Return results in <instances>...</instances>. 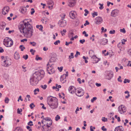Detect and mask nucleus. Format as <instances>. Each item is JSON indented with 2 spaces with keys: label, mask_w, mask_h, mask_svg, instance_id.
I'll return each mask as SVG.
<instances>
[{
  "label": "nucleus",
  "mask_w": 131,
  "mask_h": 131,
  "mask_svg": "<svg viewBox=\"0 0 131 131\" xmlns=\"http://www.w3.org/2000/svg\"><path fill=\"white\" fill-rule=\"evenodd\" d=\"M76 13L74 11H71L69 13V16L72 19H74L75 18Z\"/></svg>",
  "instance_id": "nucleus-19"
},
{
  "label": "nucleus",
  "mask_w": 131,
  "mask_h": 131,
  "mask_svg": "<svg viewBox=\"0 0 131 131\" xmlns=\"http://www.w3.org/2000/svg\"><path fill=\"white\" fill-rule=\"evenodd\" d=\"M19 48L21 49V51H23L25 49V47L23 46V45H21L19 46Z\"/></svg>",
  "instance_id": "nucleus-33"
},
{
  "label": "nucleus",
  "mask_w": 131,
  "mask_h": 131,
  "mask_svg": "<svg viewBox=\"0 0 131 131\" xmlns=\"http://www.w3.org/2000/svg\"><path fill=\"white\" fill-rule=\"evenodd\" d=\"M117 80L118 82H121L122 81L121 79V76H119L118 78L117 79Z\"/></svg>",
  "instance_id": "nucleus-55"
},
{
  "label": "nucleus",
  "mask_w": 131,
  "mask_h": 131,
  "mask_svg": "<svg viewBox=\"0 0 131 131\" xmlns=\"http://www.w3.org/2000/svg\"><path fill=\"white\" fill-rule=\"evenodd\" d=\"M128 52V54L131 57V49H129Z\"/></svg>",
  "instance_id": "nucleus-63"
},
{
  "label": "nucleus",
  "mask_w": 131,
  "mask_h": 131,
  "mask_svg": "<svg viewBox=\"0 0 131 131\" xmlns=\"http://www.w3.org/2000/svg\"><path fill=\"white\" fill-rule=\"evenodd\" d=\"M28 125H30V126H32L33 125V124H32V122L31 121H30L28 123Z\"/></svg>",
  "instance_id": "nucleus-49"
},
{
  "label": "nucleus",
  "mask_w": 131,
  "mask_h": 131,
  "mask_svg": "<svg viewBox=\"0 0 131 131\" xmlns=\"http://www.w3.org/2000/svg\"><path fill=\"white\" fill-rule=\"evenodd\" d=\"M72 41H70L69 42H67V41L66 42L65 45L67 46H68L69 45V44H72Z\"/></svg>",
  "instance_id": "nucleus-48"
},
{
  "label": "nucleus",
  "mask_w": 131,
  "mask_h": 131,
  "mask_svg": "<svg viewBox=\"0 0 131 131\" xmlns=\"http://www.w3.org/2000/svg\"><path fill=\"white\" fill-rule=\"evenodd\" d=\"M58 24L60 27H64L67 24V22L65 20H60L58 23Z\"/></svg>",
  "instance_id": "nucleus-11"
},
{
  "label": "nucleus",
  "mask_w": 131,
  "mask_h": 131,
  "mask_svg": "<svg viewBox=\"0 0 131 131\" xmlns=\"http://www.w3.org/2000/svg\"><path fill=\"white\" fill-rule=\"evenodd\" d=\"M39 89H36L34 91V94L35 95H36L37 94V93H36V91L39 92Z\"/></svg>",
  "instance_id": "nucleus-45"
},
{
  "label": "nucleus",
  "mask_w": 131,
  "mask_h": 131,
  "mask_svg": "<svg viewBox=\"0 0 131 131\" xmlns=\"http://www.w3.org/2000/svg\"><path fill=\"white\" fill-rule=\"evenodd\" d=\"M119 11L117 9H115L113 10L111 12V15L112 16L115 17L117 16L118 13Z\"/></svg>",
  "instance_id": "nucleus-12"
},
{
  "label": "nucleus",
  "mask_w": 131,
  "mask_h": 131,
  "mask_svg": "<svg viewBox=\"0 0 131 131\" xmlns=\"http://www.w3.org/2000/svg\"><path fill=\"white\" fill-rule=\"evenodd\" d=\"M80 53L78 51L76 52V54L75 55V57H77L78 55H80Z\"/></svg>",
  "instance_id": "nucleus-56"
},
{
  "label": "nucleus",
  "mask_w": 131,
  "mask_h": 131,
  "mask_svg": "<svg viewBox=\"0 0 131 131\" xmlns=\"http://www.w3.org/2000/svg\"><path fill=\"white\" fill-rule=\"evenodd\" d=\"M14 58L16 60H18L20 58V55L18 52L16 51L14 54Z\"/></svg>",
  "instance_id": "nucleus-21"
},
{
  "label": "nucleus",
  "mask_w": 131,
  "mask_h": 131,
  "mask_svg": "<svg viewBox=\"0 0 131 131\" xmlns=\"http://www.w3.org/2000/svg\"><path fill=\"white\" fill-rule=\"evenodd\" d=\"M49 67L48 66L47 68V71L48 73L51 74L54 73V71L53 68L51 67V65Z\"/></svg>",
  "instance_id": "nucleus-9"
},
{
  "label": "nucleus",
  "mask_w": 131,
  "mask_h": 131,
  "mask_svg": "<svg viewBox=\"0 0 131 131\" xmlns=\"http://www.w3.org/2000/svg\"><path fill=\"white\" fill-rule=\"evenodd\" d=\"M124 129L122 126H118L115 128L114 131H124Z\"/></svg>",
  "instance_id": "nucleus-23"
},
{
  "label": "nucleus",
  "mask_w": 131,
  "mask_h": 131,
  "mask_svg": "<svg viewBox=\"0 0 131 131\" xmlns=\"http://www.w3.org/2000/svg\"><path fill=\"white\" fill-rule=\"evenodd\" d=\"M35 12V10L33 8L31 9V15H32Z\"/></svg>",
  "instance_id": "nucleus-58"
},
{
  "label": "nucleus",
  "mask_w": 131,
  "mask_h": 131,
  "mask_svg": "<svg viewBox=\"0 0 131 131\" xmlns=\"http://www.w3.org/2000/svg\"><path fill=\"white\" fill-rule=\"evenodd\" d=\"M28 58V56L27 54L23 56V58L25 60H27Z\"/></svg>",
  "instance_id": "nucleus-52"
},
{
  "label": "nucleus",
  "mask_w": 131,
  "mask_h": 131,
  "mask_svg": "<svg viewBox=\"0 0 131 131\" xmlns=\"http://www.w3.org/2000/svg\"><path fill=\"white\" fill-rule=\"evenodd\" d=\"M98 15L97 12H94L93 13H92V17L94 18L95 17V16H97Z\"/></svg>",
  "instance_id": "nucleus-30"
},
{
  "label": "nucleus",
  "mask_w": 131,
  "mask_h": 131,
  "mask_svg": "<svg viewBox=\"0 0 131 131\" xmlns=\"http://www.w3.org/2000/svg\"><path fill=\"white\" fill-rule=\"evenodd\" d=\"M108 42L107 39L105 38H103L101 40V44L103 45H105Z\"/></svg>",
  "instance_id": "nucleus-20"
},
{
  "label": "nucleus",
  "mask_w": 131,
  "mask_h": 131,
  "mask_svg": "<svg viewBox=\"0 0 131 131\" xmlns=\"http://www.w3.org/2000/svg\"><path fill=\"white\" fill-rule=\"evenodd\" d=\"M120 31L124 33H125L126 32V31L125 29L123 28V29H121L120 30Z\"/></svg>",
  "instance_id": "nucleus-41"
},
{
  "label": "nucleus",
  "mask_w": 131,
  "mask_h": 131,
  "mask_svg": "<svg viewBox=\"0 0 131 131\" xmlns=\"http://www.w3.org/2000/svg\"><path fill=\"white\" fill-rule=\"evenodd\" d=\"M30 52H31V54L32 55L34 54V53L35 52V51L34 50L32 49H31L30 50Z\"/></svg>",
  "instance_id": "nucleus-59"
},
{
  "label": "nucleus",
  "mask_w": 131,
  "mask_h": 131,
  "mask_svg": "<svg viewBox=\"0 0 131 131\" xmlns=\"http://www.w3.org/2000/svg\"><path fill=\"white\" fill-rule=\"evenodd\" d=\"M74 34L73 33V32H70L69 33V37H73V35Z\"/></svg>",
  "instance_id": "nucleus-46"
},
{
  "label": "nucleus",
  "mask_w": 131,
  "mask_h": 131,
  "mask_svg": "<svg viewBox=\"0 0 131 131\" xmlns=\"http://www.w3.org/2000/svg\"><path fill=\"white\" fill-rule=\"evenodd\" d=\"M27 11V9L25 7H23L21 8V12L22 13H25Z\"/></svg>",
  "instance_id": "nucleus-27"
},
{
  "label": "nucleus",
  "mask_w": 131,
  "mask_h": 131,
  "mask_svg": "<svg viewBox=\"0 0 131 131\" xmlns=\"http://www.w3.org/2000/svg\"><path fill=\"white\" fill-rule=\"evenodd\" d=\"M68 72L67 71L66 72V74H64L61 76L60 78L61 81L63 83L65 82L66 81V78L68 76Z\"/></svg>",
  "instance_id": "nucleus-8"
},
{
  "label": "nucleus",
  "mask_w": 131,
  "mask_h": 131,
  "mask_svg": "<svg viewBox=\"0 0 131 131\" xmlns=\"http://www.w3.org/2000/svg\"><path fill=\"white\" fill-rule=\"evenodd\" d=\"M41 87L43 89H45L47 87V85H41Z\"/></svg>",
  "instance_id": "nucleus-43"
},
{
  "label": "nucleus",
  "mask_w": 131,
  "mask_h": 131,
  "mask_svg": "<svg viewBox=\"0 0 131 131\" xmlns=\"http://www.w3.org/2000/svg\"><path fill=\"white\" fill-rule=\"evenodd\" d=\"M46 123V126L47 127H50V126L51 125L52 123V121L51 119L49 121L45 122Z\"/></svg>",
  "instance_id": "nucleus-24"
},
{
  "label": "nucleus",
  "mask_w": 131,
  "mask_h": 131,
  "mask_svg": "<svg viewBox=\"0 0 131 131\" xmlns=\"http://www.w3.org/2000/svg\"><path fill=\"white\" fill-rule=\"evenodd\" d=\"M76 89L72 86H70L68 89L69 92L72 94H73L75 92V90Z\"/></svg>",
  "instance_id": "nucleus-16"
},
{
  "label": "nucleus",
  "mask_w": 131,
  "mask_h": 131,
  "mask_svg": "<svg viewBox=\"0 0 131 131\" xmlns=\"http://www.w3.org/2000/svg\"><path fill=\"white\" fill-rule=\"evenodd\" d=\"M44 72L43 70H40L36 72L30 78V84L32 85H36L38 83L39 80L43 77Z\"/></svg>",
  "instance_id": "nucleus-2"
},
{
  "label": "nucleus",
  "mask_w": 131,
  "mask_h": 131,
  "mask_svg": "<svg viewBox=\"0 0 131 131\" xmlns=\"http://www.w3.org/2000/svg\"><path fill=\"white\" fill-rule=\"evenodd\" d=\"M37 28H38L39 30H42L43 27L41 25H37L36 26Z\"/></svg>",
  "instance_id": "nucleus-28"
},
{
  "label": "nucleus",
  "mask_w": 131,
  "mask_h": 131,
  "mask_svg": "<svg viewBox=\"0 0 131 131\" xmlns=\"http://www.w3.org/2000/svg\"><path fill=\"white\" fill-rule=\"evenodd\" d=\"M29 106L31 109H32L35 106L34 105L33 103H32Z\"/></svg>",
  "instance_id": "nucleus-37"
},
{
  "label": "nucleus",
  "mask_w": 131,
  "mask_h": 131,
  "mask_svg": "<svg viewBox=\"0 0 131 131\" xmlns=\"http://www.w3.org/2000/svg\"><path fill=\"white\" fill-rule=\"evenodd\" d=\"M51 119L50 118H49L48 117H47L45 118H44V122L45 123L46 122L48 121H49V120H50Z\"/></svg>",
  "instance_id": "nucleus-31"
},
{
  "label": "nucleus",
  "mask_w": 131,
  "mask_h": 131,
  "mask_svg": "<svg viewBox=\"0 0 131 131\" xmlns=\"http://www.w3.org/2000/svg\"><path fill=\"white\" fill-rule=\"evenodd\" d=\"M103 20L102 18L100 17L99 16L95 18V22L96 24L99 25L102 23Z\"/></svg>",
  "instance_id": "nucleus-10"
},
{
  "label": "nucleus",
  "mask_w": 131,
  "mask_h": 131,
  "mask_svg": "<svg viewBox=\"0 0 131 131\" xmlns=\"http://www.w3.org/2000/svg\"><path fill=\"white\" fill-rule=\"evenodd\" d=\"M74 93L77 96L80 97L83 96L84 92L83 89L80 88H78L75 89Z\"/></svg>",
  "instance_id": "nucleus-5"
},
{
  "label": "nucleus",
  "mask_w": 131,
  "mask_h": 131,
  "mask_svg": "<svg viewBox=\"0 0 131 131\" xmlns=\"http://www.w3.org/2000/svg\"><path fill=\"white\" fill-rule=\"evenodd\" d=\"M9 10V8L8 7H4L3 9L2 13L4 15H6L7 14Z\"/></svg>",
  "instance_id": "nucleus-14"
},
{
  "label": "nucleus",
  "mask_w": 131,
  "mask_h": 131,
  "mask_svg": "<svg viewBox=\"0 0 131 131\" xmlns=\"http://www.w3.org/2000/svg\"><path fill=\"white\" fill-rule=\"evenodd\" d=\"M47 100L48 104L52 109H56L58 107V99L56 98L49 96L47 97Z\"/></svg>",
  "instance_id": "nucleus-3"
},
{
  "label": "nucleus",
  "mask_w": 131,
  "mask_h": 131,
  "mask_svg": "<svg viewBox=\"0 0 131 131\" xmlns=\"http://www.w3.org/2000/svg\"><path fill=\"white\" fill-rule=\"evenodd\" d=\"M47 3L48 5H50V6L48 7L50 9H52L54 4L53 1L52 0L49 1H47Z\"/></svg>",
  "instance_id": "nucleus-13"
},
{
  "label": "nucleus",
  "mask_w": 131,
  "mask_h": 131,
  "mask_svg": "<svg viewBox=\"0 0 131 131\" xmlns=\"http://www.w3.org/2000/svg\"><path fill=\"white\" fill-rule=\"evenodd\" d=\"M82 34L83 35H84V36L86 37H87L88 36V34H86V32L85 31H84L83 32Z\"/></svg>",
  "instance_id": "nucleus-54"
},
{
  "label": "nucleus",
  "mask_w": 131,
  "mask_h": 131,
  "mask_svg": "<svg viewBox=\"0 0 131 131\" xmlns=\"http://www.w3.org/2000/svg\"><path fill=\"white\" fill-rule=\"evenodd\" d=\"M14 131H21V130L19 128L17 127L15 128Z\"/></svg>",
  "instance_id": "nucleus-61"
},
{
  "label": "nucleus",
  "mask_w": 131,
  "mask_h": 131,
  "mask_svg": "<svg viewBox=\"0 0 131 131\" xmlns=\"http://www.w3.org/2000/svg\"><path fill=\"white\" fill-rule=\"evenodd\" d=\"M60 41L59 40H58L54 43V44L56 45H57L58 44V43H60Z\"/></svg>",
  "instance_id": "nucleus-53"
},
{
  "label": "nucleus",
  "mask_w": 131,
  "mask_h": 131,
  "mask_svg": "<svg viewBox=\"0 0 131 131\" xmlns=\"http://www.w3.org/2000/svg\"><path fill=\"white\" fill-rule=\"evenodd\" d=\"M89 54L90 57H93L94 56V53L93 50H90L89 51Z\"/></svg>",
  "instance_id": "nucleus-26"
},
{
  "label": "nucleus",
  "mask_w": 131,
  "mask_h": 131,
  "mask_svg": "<svg viewBox=\"0 0 131 131\" xmlns=\"http://www.w3.org/2000/svg\"><path fill=\"white\" fill-rule=\"evenodd\" d=\"M4 44L7 47H11L13 44V41L11 38H5L4 40Z\"/></svg>",
  "instance_id": "nucleus-4"
},
{
  "label": "nucleus",
  "mask_w": 131,
  "mask_h": 131,
  "mask_svg": "<svg viewBox=\"0 0 131 131\" xmlns=\"http://www.w3.org/2000/svg\"><path fill=\"white\" fill-rule=\"evenodd\" d=\"M10 61V59L5 58L3 61V63L2 64V66L5 67H8L11 64Z\"/></svg>",
  "instance_id": "nucleus-7"
},
{
  "label": "nucleus",
  "mask_w": 131,
  "mask_h": 131,
  "mask_svg": "<svg viewBox=\"0 0 131 131\" xmlns=\"http://www.w3.org/2000/svg\"><path fill=\"white\" fill-rule=\"evenodd\" d=\"M102 119V121L104 122H107V118H105V117H103Z\"/></svg>",
  "instance_id": "nucleus-39"
},
{
  "label": "nucleus",
  "mask_w": 131,
  "mask_h": 131,
  "mask_svg": "<svg viewBox=\"0 0 131 131\" xmlns=\"http://www.w3.org/2000/svg\"><path fill=\"white\" fill-rule=\"evenodd\" d=\"M122 45L121 42H119L117 45V47L118 48H119L120 50H121L122 49L121 46Z\"/></svg>",
  "instance_id": "nucleus-29"
},
{
  "label": "nucleus",
  "mask_w": 131,
  "mask_h": 131,
  "mask_svg": "<svg viewBox=\"0 0 131 131\" xmlns=\"http://www.w3.org/2000/svg\"><path fill=\"white\" fill-rule=\"evenodd\" d=\"M118 111L121 114H124L126 111V107L123 105H121L118 107Z\"/></svg>",
  "instance_id": "nucleus-6"
},
{
  "label": "nucleus",
  "mask_w": 131,
  "mask_h": 131,
  "mask_svg": "<svg viewBox=\"0 0 131 131\" xmlns=\"http://www.w3.org/2000/svg\"><path fill=\"white\" fill-rule=\"evenodd\" d=\"M56 58L55 57H51L49 60V62L47 64V66H48V65H50V64H49L50 62H56Z\"/></svg>",
  "instance_id": "nucleus-18"
},
{
  "label": "nucleus",
  "mask_w": 131,
  "mask_h": 131,
  "mask_svg": "<svg viewBox=\"0 0 131 131\" xmlns=\"http://www.w3.org/2000/svg\"><path fill=\"white\" fill-rule=\"evenodd\" d=\"M76 3V2L75 0H70L68 4V5L70 7H72L75 5Z\"/></svg>",
  "instance_id": "nucleus-17"
},
{
  "label": "nucleus",
  "mask_w": 131,
  "mask_h": 131,
  "mask_svg": "<svg viewBox=\"0 0 131 131\" xmlns=\"http://www.w3.org/2000/svg\"><path fill=\"white\" fill-rule=\"evenodd\" d=\"M130 80H128L126 79H124V83H126L127 82H128V83H129L130 82Z\"/></svg>",
  "instance_id": "nucleus-42"
},
{
  "label": "nucleus",
  "mask_w": 131,
  "mask_h": 131,
  "mask_svg": "<svg viewBox=\"0 0 131 131\" xmlns=\"http://www.w3.org/2000/svg\"><path fill=\"white\" fill-rule=\"evenodd\" d=\"M9 100L8 97H6L5 100V102L6 103H8L9 102Z\"/></svg>",
  "instance_id": "nucleus-38"
},
{
  "label": "nucleus",
  "mask_w": 131,
  "mask_h": 131,
  "mask_svg": "<svg viewBox=\"0 0 131 131\" xmlns=\"http://www.w3.org/2000/svg\"><path fill=\"white\" fill-rule=\"evenodd\" d=\"M89 24V22L88 20H86L85 21V23L84 24V25L85 26H86L87 25H88Z\"/></svg>",
  "instance_id": "nucleus-60"
},
{
  "label": "nucleus",
  "mask_w": 131,
  "mask_h": 131,
  "mask_svg": "<svg viewBox=\"0 0 131 131\" xmlns=\"http://www.w3.org/2000/svg\"><path fill=\"white\" fill-rule=\"evenodd\" d=\"M97 99L96 97H93L92 99L91 100V102L92 103L94 101L96 100Z\"/></svg>",
  "instance_id": "nucleus-44"
},
{
  "label": "nucleus",
  "mask_w": 131,
  "mask_h": 131,
  "mask_svg": "<svg viewBox=\"0 0 131 131\" xmlns=\"http://www.w3.org/2000/svg\"><path fill=\"white\" fill-rule=\"evenodd\" d=\"M30 44L32 45L33 46H36L37 44L34 41H33L32 42H30Z\"/></svg>",
  "instance_id": "nucleus-32"
},
{
  "label": "nucleus",
  "mask_w": 131,
  "mask_h": 131,
  "mask_svg": "<svg viewBox=\"0 0 131 131\" xmlns=\"http://www.w3.org/2000/svg\"><path fill=\"white\" fill-rule=\"evenodd\" d=\"M113 113H111L109 114H108V119H110V120L111 119V114H113Z\"/></svg>",
  "instance_id": "nucleus-40"
},
{
  "label": "nucleus",
  "mask_w": 131,
  "mask_h": 131,
  "mask_svg": "<svg viewBox=\"0 0 131 131\" xmlns=\"http://www.w3.org/2000/svg\"><path fill=\"white\" fill-rule=\"evenodd\" d=\"M101 129L103 131H106L107 130L105 128V127L104 126L102 127Z\"/></svg>",
  "instance_id": "nucleus-62"
},
{
  "label": "nucleus",
  "mask_w": 131,
  "mask_h": 131,
  "mask_svg": "<svg viewBox=\"0 0 131 131\" xmlns=\"http://www.w3.org/2000/svg\"><path fill=\"white\" fill-rule=\"evenodd\" d=\"M115 31L114 30H110V31L109 33L111 34H114L115 33Z\"/></svg>",
  "instance_id": "nucleus-50"
},
{
  "label": "nucleus",
  "mask_w": 131,
  "mask_h": 131,
  "mask_svg": "<svg viewBox=\"0 0 131 131\" xmlns=\"http://www.w3.org/2000/svg\"><path fill=\"white\" fill-rule=\"evenodd\" d=\"M50 127H48L47 126L44 127V126H43L42 128H43V131H50L51 130V128H49Z\"/></svg>",
  "instance_id": "nucleus-25"
},
{
  "label": "nucleus",
  "mask_w": 131,
  "mask_h": 131,
  "mask_svg": "<svg viewBox=\"0 0 131 131\" xmlns=\"http://www.w3.org/2000/svg\"><path fill=\"white\" fill-rule=\"evenodd\" d=\"M36 59L37 60H41L42 58L41 57H39L38 55H37L36 56Z\"/></svg>",
  "instance_id": "nucleus-35"
},
{
  "label": "nucleus",
  "mask_w": 131,
  "mask_h": 131,
  "mask_svg": "<svg viewBox=\"0 0 131 131\" xmlns=\"http://www.w3.org/2000/svg\"><path fill=\"white\" fill-rule=\"evenodd\" d=\"M92 59L93 60V63H97L99 61V59L95 56H93V57H92Z\"/></svg>",
  "instance_id": "nucleus-22"
},
{
  "label": "nucleus",
  "mask_w": 131,
  "mask_h": 131,
  "mask_svg": "<svg viewBox=\"0 0 131 131\" xmlns=\"http://www.w3.org/2000/svg\"><path fill=\"white\" fill-rule=\"evenodd\" d=\"M90 130L91 131H94V129H95V127H93L92 126H91L90 127Z\"/></svg>",
  "instance_id": "nucleus-51"
},
{
  "label": "nucleus",
  "mask_w": 131,
  "mask_h": 131,
  "mask_svg": "<svg viewBox=\"0 0 131 131\" xmlns=\"http://www.w3.org/2000/svg\"><path fill=\"white\" fill-rule=\"evenodd\" d=\"M27 129L29 130V131H32V129L30 128V127L29 126H26Z\"/></svg>",
  "instance_id": "nucleus-64"
},
{
  "label": "nucleus",
  "mask_w": 131,
  "mask_h": 131,
  "mask_svg": "<svg viewBox=\"0 0 131 131\" xmlns=\"http://www.w3.org/2000/svg\"><path fill=\"white\" fill-rule=\"evenodd\" d=\"M60 118V116L58 115H57L55 117V120L56 121H58Z\"/></svg>",
  "instance_id": "nucleus-34"
},
{
  "label": "nucleus",
  "mask_w": 131,
  "mask_h": 131,
  "mask_svg": "<svg viewBox=\"0 0 131 131\" xmlns=\"http://www.w3.org/2000/svg\"><path fill=\"white\" fill-rule=\"evenodd\" d=\"M99 4L100 6V7H99L100 9L101 10L103 9L104 8L103 6V4H101V3H99Z\"/></svg>",
  "instance_id": "nucleus-36"
},
{
  "label": "nucleus",
  "mask_w": 131,
  "mask_h": 131,
  "mask_svg": "<svg viewBox=\"0 0 131 131\" xmlns=\"http://www.w3.org/2000/svg\"><path fill=\"white\" fill-rule=\"evenodd\" d=\"M18 28L20 32L26 37L30 38L32 35V27L27 19L21 22L18 26Z\"/></svg>",
  "instance_id": "nucleus-1"
},
{
  "label": "nucleus",
  "mask_w": 131,
  "mask_h": 131,
  "mask_svg": "<svg viewBox=\"0 0 131 131\" xmlns=\"http://www.w3.org/2000/svg\"><path fill=\"white\" fill-rule=\"evenodd\" d=\"M85 41V40L84 39H83L82 40H80V42L82 44H83Z\"/></svg>",
  "instance_id": "nucleus-57"
},
{
  "label": "nucleus",
  "mask_w": 131,
  "mask_h": 131,
  "mask_svg": "<svg viewBox=\"0 0 131 131\" xmlns=\"http://www.w3.org/2000/svg\"><path fill=\"white\" fill-rule=\"evenodd\" d=\"M113 76V72L111 71L110 72L107 74L106 78L108 80H110L111 79Z\"/></svg>",
  "instance_id": "nucleus-15"
},
{
  "label": "nucleus",
  "mask_w": 131,
  "mask_h": 131,
  "mask_svg": "<svg viewBox=\"0 0 131 131\" xmlns=\"http://www.w3.org/2000/svg\"><path fill=\"white\" fill-rule=\"evenodd\" d=\"M22 111V110L20 108V109L19 108H18L17 110V113L18 114H20V112Z\"/></svg>",
  "instance_id": "nucleus-47"
}]
</instances>
